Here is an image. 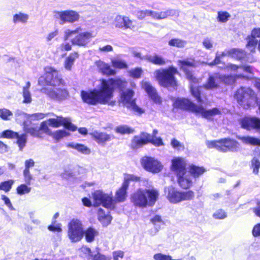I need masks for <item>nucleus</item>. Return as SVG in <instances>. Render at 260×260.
I'll use <instances>...</instances> for the list:
<instances>
[{"label":"nucleus","mask_w":260,"mask_h":260,"mask_svg":"<svg viewBox=\"0 0 260 260\" xmlns=\"http://www.w3.org/2000/svg\"><path fill=\"white\" fill-rule=\"evenodd\" d=\"M125 86V83L120 79H103L98 88L82 90L80 96L82 101L89 105L101 104L114 106L116 103V100H113L114 90L116 88H123Z\"/></svg>","instance_id":"nucleus-1"},{"label":"nucleus","mask_w":260,"mask_h":260,"mask_svg":"<svg viewBox=\"0 0 260 260\" xmlns=\"http://www.w3.org/2000/svg\"><path fill=\"white\" fill-rule=\"evenodd\" d=\"M140 180V177L132 174H125L124 176V181L121 187L116 191L115 199H113L112 195L105 193L102 191L96 190L92 193L94 201V205L99 206L102 205L103 207L113 209L115 207L116 202H124L127 197L126 190L131 181L137 182Z\"/></svg>","instance_id":"nucleus-2"},{"label":"nucleus","mask_w":260,"mask_h":260,"mask_svg":"<svg viewBox=\"0 0 260 260\" xmlns=\"http://www.w3.org/2000/svg\"><path fill=\"white\" fill-rule=\"evenodd\" d=\"M174 106L181 109H184L201 114L202 116L207 119H211L215 115H218L220 111L216 108L207 110L202 106H197L187 99H178L174 103Z\"/></svg>","instance_id":"nucleus-3"},{"label":"nucleus","mask_w":260,"mask_h":260,"mask_svg":"<svg viewBox=\"0 0 260 260\" xmlns=\"http://www.w3.org/2000/svg\"><path fill=\"white\" fill-rule=\"evenodd\" d=\"M177 73V69L171 66L167 69L156 70L154 75L160 86L175 89L177 86V82L174 76Z\"/></svg>","instance_id":"nucleus-4"},{"label":"nucleus","mask_w":260,"mask_h":260,"mask_svg":"<svg viewBox=\"0 0 260 260\" xmlns=\"http://www.w3.org/2000/svg\"><path fill=\"white\" fill-rule=\"evenodd\" d=\"M178 64L181 69L185 73L187 78L192 82L190 84V92L192 95L196 99L199 103H201L202 100L200 96L201 87L197 86L195 85L198 82L199 80L194 77L189 71V68L194 67V61L193 60H179Z\"/></svg>","instance_id":"nucleus-5"},{"label":"nucleus","mask_w":260,"mask_h":260,"mask_svg":"<svg viewBox=\"0 0 260 260\" xmlns=\"http://www.w3.org/2000/svg\"><path fill=\"white\" fill-rule=\"evenodd\" d=\"M158 194V191L155 189H140L133 194L132 201L137 206L140 207H146L148 203L147 198V196H148L149 204L150 206H152L157 200Z\"/></svg>","instance_id":"nucleus-6"},{"label":"nucleus","mask_w":260,"mask_h":260,"mask_svg":"<svg viewBox=\"0 0 260 260\" xmlns=\"http://www.w3.org/2000/svg\"><path fill=\"white\" fill-rule=\"evenodd\" d=\"M125 83V86L122 88H119L121 90L120 102L130 110L135 112L138 114H141L144 113V110L138 107L135 102V99L134 98L135 92L132 89H127L123 90L127 85V82L121 80ZM119 89V88H118Z\"/></svg>","instance_id":"nucleus-7"},{"label":"nucleus","mask_w":260,"mask_h":260,"mask_svg":"<svg viewBox=\"0 0 260 260\" xmlns=\"http://www.w3.org/2000/svg\"><path fill=\"white\" fill-rule=\"evenodd\" d=\"M164 191L167 199L170 203L173 204L192 200L194 196V192L192 191H179L172 186L166 187Z\"/></svg>","instance_id":"nucleus-8"},{"label":"nucleus","mask_w":260,"mask_h":260,"mask_svg":"<svg viewBox=\"0 0 260 260\" xmlns=\"http://www.w3.org/2000/svg\"><path fill=\"white\" fill-rule=\"evenodd\" d=\"M206 145L209 148H215L223 152L228 151L236 152L239 148V144L237 141L228 138L219 141H208L206 142Z\"/></svg>","instance_id":"nucleus-9"},{"label":"nucleus","mask_w":260,"mask_h":260,"mask_svg":"<svg viewBox=\"0 0 260 260\" xmlns=\"http://www.w3.org/2000/svg\"><path fill=\"white\" fill-rule=\"evenodd\" d=\"M235 97L244 109L249 108L255 101L254 92L249 88H240L237 91Z\"/></svg>","instance_id":"nucleus-10"},{"label":"nucleus","mask_w":260,"mask_h":260,"mask_svg":"<svg viewBox=\"0 0 260 260\" xmlns=\"http://www.w3.org/2000/svg\"><path fill=\"white\" fill-rule=\"evenodd\" d=\"M82 222L78 219H72L68 224V236L72 242H78L83 237Z\"/></svg>","instance_id":"nucleus-11"},{"label":"nucleus","mask_w":260,"mask_h":260,"mask_svg":"<svg viewBox=\"0 0 260 260\" xmlns=\"http://www.w3.org/2000/svg\"><path fill=\"white\" fill-rule=\"evenodd\" d=\"M45 71V77H41L39 79V84H41V82L45 79L46 83L51 86V87L60 86L63 85V81L59 76L58 72L56 70L51 67H48L46 68Z\"/></svg>","instance_id":"nucleus-12"},{"label":"nucleus","mask_w":260,"mask_h":260,"mask_svg":"<svg viewBox=\"0 0 260 260\" xmlns=\"http://www.w3.org/2000/svg\"><path fill=\"white\" fill-rule=\"evenodd\" d=\"M63 86V85L53 87H44L41 89V92L52 100H64L69 96V92Z\"/></svg>","instance_id":"nucleus-13"},{"label":"nucleus","mask_w":260,"mask_h":260,"mask_svg":"<svg viewBox=\"0 0 260 260\" xmlns=\"http://www.w3.org/2000/svg\"><path fill=\"white\" fill-rule=\"evenodd\" d=\"M53 16L55 19L59 20L60 24H63L67 22L73 23L78 21L80 18L78 12L74 10L54 11Z\"/></svg>","instance_id":"nucleus-14"},{"label":"nucleus","mask_w":260,"mask_h":260,"mask_svg":"<svg viewBox=\"0 0 260 260\" xmlns=\"http://www.w3.org/2000/svg\"><path fill=\"white\" fill-rule=\"evenodd\" d=\"M141 164L145 170L153 174L161 172L163 169L161 163L153 157H143L141 159Z\"/></svg>","instance_id":"nucleus-15"},{"label":"nucleus","mask_w":260,"mask_h":260,"mask_svg":"<svg viewBox=\"0 0 260 260\" xmlns=\"http://www.w3.org/2000/svg\"><path fill=\"white\" fill-rule=\"evenodd\" d=\"M56 117L55 118H50L47 120L48 125L53 127H58L62 125L66 128L72 131H75L77 129V127L71 123L69 118L58 116Z\"/></svg>","instance_id":"nucleus-16"},{"label":"nucleus","mask_w":260,"mask_h":260,"mask_svg":"<svg viewBox=\"0 0 260 260\" xmlns=\"http://www.w3.org/2000/svg\"><path fill=\"white\" fill-rule=\"evenodd\" d=\"M94 37L92 33L89 31H84L79 33L73 38L71 42L73 45L80 47H85Z\"/></svg>","instance_id":"nucleus-17"},{"label":"nucleus","mask_w":260,"mask_h":260,"mask_svg":"<svg viewBox=\"0 0 260 260\" xmlns=\"http://www.w3.org/2000/svg\"><path fill=\"white\" fill-rule=\"evenodd\" d=\"M247 40L246 47L251 52L255 51L258 42H259L258 48L260 50V28L253 29L251 36H248Z\"/></svg>","instance_id":"nucleus-18"},{"label":"nucleus","mask_w":260,"mask_h":260,"mask_svg":"<svg viewBox=\"0 0 260 260\" xmlns=\"http://www.w3.org/2000/svg\"><path fill=\"white\" fill-rule=\"evenodd\" d=\"M186 161L183 158L177 157L172 160L171 168L177 175H182L186 172Z\"/></svg>","instance_id":"nucleus-19"},{"label":"nucleus","mask_w":260,"mask_h":260,"mask_svg":"<svg viewBox=\"0 0 260 260\" xmlns=\"http://www.w3.org/2000/svg\"><path fill=\"white\" fill-rule=\"evenodd\" d=\"M241 126L245 129H260V119L257 117H245L241 120Z\"/></svg>","instance_id":"nucleus-20"},{"label":"nucleus","mask_w":260,"mask_h":260,"mask_svg":"<svg viewBox=\"0 0 260 260\" xmlns=\"http://www.w3.org/2000/svg\"><path fill=\"white\" fill-rule=\"evenodd\" d=\"M114 25L117 28L132 29L134 27L133 21L127 17L117 15L114 20Z\"/></svg>","instance_id":"nucleus-21"},{"label":"nucleus","mask_w":260,"mask_h":260,"mask_svg":"<svg viewBox=\"0 0 260 260\" xmlns=\"http://www.w3.org/2000/svg\"><path fill=\"white\" fill-rule=\"evenodd\" d=\"M142 87L154 102L155 103H160L161 102L160 98L157 95L155 89L150 83L146 81H143L142 83Z\"/></svg>","instance_id":"nucleus-22"},{"label":"nucleus","mask_w":260,"mask_h":260,"mask_svg":"<svg viewBox=\"0 0 260 260\" xmlns=\"http://www.w3.org/2000/svg\"><path fill=\"white\" fill-rule=\"evenodd\" d=\"M220 79V75L215 74L209 77L207 83L204 84V87L206 89H214L218 87L219 81Z\"/></svg>","instance_id":"nucleus-23"},{"label":"nucleus","mask_w":260,"mask_h":260,"mask_svg":"<svg viewBox=\"0 0 260 260\" xmlns=\"http://www.w3.org/2000/svg\"><path fill=\"white\" fill-rule=\"evenodd\" d=\"M178 182L179 185L184 189L189 188L192 184V180L189 173H183L182 175H177Z\"/></svg>","instance_id":"nucleus-24"},{"label":"nucleus","mask_w":260,"mask_h":260,"mask_svg":"<svg viewBox=\"0 0 260 260\" xmlns=\"http://www.w3.org/2000/svg\"><path fill=\"white\" fill-rule=\"evenodd\" d=\"M90 135L93 139L99 144H104L107 141H109L111 139V136L105 133L94 131Z\"/></svg>","instance_id":"nucleus-25"},{"label":"nucleus","mask_w":260,"mask_h":260,"mask_svg":"<svg viewBox=\"0 0 260 260\" xmlns=\"http://www.w3.org/2000/svg\"><path fill=\"white\" fill-rule=\"evenodd\" d=\"M95 64L99 71L104 75H114L115 74V71L108 64L101 60L96 61Z\"/></svg>","instance_id":"nucleus-26"},{"label":"nucleus","mask_w":260,"mask_h":260,"mask_svg":"<svg viewBox=\"0 0 260 260\" xmlns=\"http://www.w3.org/2000/svg\"><path fill=\"white\" fill-rule=\"evenodd\" d=\"M145 60L158 66H162L166 64L165 59L161 56L154 54L153 55H147L144 57Z\"/></svg>","instance_id":"nucleus-27"},{"label":"nucleus","mask_w":260,"mask_h":260,"mask_svg":"<svg viewBox=\"0 0 260 260\" xmlns=\"http://www.w3.org/2000/svg\"><path fill=\"white\" fill-rule=\"evenodd\" d=\"M28 19L29 15L21 12L14 14L12 17V22L15 24L18 23L26 24Z\"/></svg>","instance_id":"nucleus-28"},{"label":"nucleus","mask_w":260,"mask_h":260,"mask_svg":"<svg viewBox=\"0 0 260 260\" xmlns=\"http://www.w3.org/2000/svg\"><path fill=\"white\" fill-rule=\"evenodd\" d=\"M98 214V219L103 226H107L110 223L112 220V216L110 215L108 213L106 214L101 208L99 209Z\"/></svg>","instance_id":"nucleus-29"},{"label":"nucleus","mask_w":260,"mask_h":260,"mask_svg":"<svg viewBox=\"0 0 260 260\" xmlns=\"http://www.w3.org/2000/svg\"><path fill=\"white\" fill-rule=\"evenodd\" d=\"M79 57L77 52H73L71 53L68 57H67L64 62V67L68 71H70L73 66L75 60Z\"/></svg>","instance_id":"nucleus-30"},{"label":"nucleus","mask_w":260,"mask_h":260,"mask_svg":"<svg viewBox=\"0 0 260 260\" xmlns=\"http://www.w3.org/2000/svg\"><path fill=\"white\" fill-rule=\"evenodd\" d=\"M237 138L246 144L260 146V139L250 136H238Z\"/></svg>","instance_id":"nucleus-31"},{"label":"nucleus","mask_w":260,"mask_h":260,"mask_svg":"<svg viewBox=\"0 0 260 260\" xmlns=\"http://www.w3.org/2000/svg\"><path fill=\"white\" fill-rule=\"evenodd\" d=\"M68 147H71L73 149L77 150L78 152L83 153L84 154H89L90 153V150L87 147L84 145L77 144V143H70L68 144Z\"/></svg>","instance_id":"nucleus-32"},{"label":"nucleus","mask_w":260,"mask_h":260,"mask_svg":"<svg viewBox=\"0 0 260 260\" xmlns=\"http://www.w3.org/2000/svg\"><path fill=\"white\" fill-rule=\"evenodd\" d=\"M85 239L88 242H92L94 241L95 237L98 235L99 232L95 229L90 227L84 232Z\"/></svg>","instance_id":"nucleus-33"},{"label":"nucleus","mask_w":260,"mask_h":260,"mask_svg":"<svg viewBox=\"0 0 260 260\" xmlns=\"http://www.w3.org/2000/svg\"><path fill=\"white\" fill-rule=\"evenodd\" d=\"M231 57L238 60H241L245 57L246 53L242 50L238 49H232L230 50Z\"/></svg>","instance_id":"nucleus-34"},{"label":"nucleus","mask_w":260,"mask_h":260,"mask_svg":"<svg viewBox=\"0 0 260 260\" xmlns=\"http://www.w3.org/2000/svg\"><path fill=\"white\" fill-rule=\"evenodd\" d=\"M15 138L17 139V144L19 148V150L22 151L25 146L27 142V135L26 134L19 135L18 134L17 136Z\"/></svg>","instance_id":"nucleus-35"},{"label":"nucleus","mask_w":260,"mask_h":260,"mask_svg":"<svg viewBox=\"0 0 260 260\" xmlns=\"http://www.w3.org/2000/svg\"><path fill=\"white\" fill-rule=\"evenodd\" d=\"M205 171L203 167H200L194 165H191L190 167V173L194 177H198L203 174Z\"/></svg>","instance_id":"nucleus-36"},{"label":"nucleus","mask_w":260,"mask_h":260,"mask_svg":"<svg viewBox=\"0 0 260 260\" xmlns=\"http://www.w3.org/2000/svg\"><path fill=\"white\" fill-rule=\"evenodd\" d=\"M168 44L170 46H171L182 48L186 45V41L180 39L175 38L170 40Z\"/></svg>","instance_id":"nucleus-37"},{"label":"nucleus","mask_w":260,"mask_h":260,"mask_svg":"<svg viewBox=\"0 0 260 260\" xmlns=\"http://www.w3.org/2000/svg\"><path fill=\"white\" fill-rule=\"evenodd\" d=\"M111 62L112 66L115 68L121 69L127 68L126 63L124 61L118 58L113 59Z\"/></svg>","instance_id":"nucleus-38"},{"label":"nucleus","mask_w":260,"mask_h":260,"mask_svg":"<svg viewBox=\"0 0 260 260\" xmlns=\"http://www.w3.org/2000/svg\"><path fill=\"white\" fill-rule=\"evenodd\" d=\"M27 184H22L18 186L16 189L17 193L21 196L30 192L31 188Z\"/></svg>","instance_id":"nucleus-39"},{"label":"nucleus","mask_w":260,"mask_h":260,"mask_svg":"<svg viewBox=\"0 0 260 260\" xmlns=\"http://www.w3.org/2000/svg\"><path fill=\"white\" fill-rule=\"evenodd\" d=\"M14 181L13 180H9L8 181H4L0 183V190L8 192L12 188Z\"/></svg>","instance_id":"nucleus-40"},{"label":"nucleus","mask_w":260,"mask_h":260,"mask_svg":"<svg viewBox=\"0 0 260 260\" xmlns=\"http://www.w3.org/2000/svg\"><path fill=\"white\" fill-rule=\"evenodd\" d=\"M116 132L121 134H128L132 133L134 130L127 125H120L116 128Z\"/></svg>","instance_id":"nucleus-41"},{"label":"nucleus","mask_w":260,"mask_h":260,"mask_svg":"<svg viewBox=\"0 0 260 260\" xmlns=\"http://www.w3.org/2000/svg\"><path fill=\"white\" fill-rule=\"evenodd\" d=\"M145 144L140 137L135 136L132 141V146L134 149H138Z\"/></svg>","instance_id":"nucleus-42"},{"label":"nucleus","mask_w":260,"mask_h":260,"mask_svg":"<svg viewBox=\"0 0 260 260\" xmlns=\"http://www.w3.org/2000/svg\"><path fill=\"white\" fill-rule=\"evenodd\" d=\"M230 14L227 12L220 11L218 12L217 20L218 21L225 23L230 18Z\"/></svg>","instance_id":"nucleus-43"},{"label":"nucleus","mask_w":260,"mask_h":260,"mask_svg":"<svg viewBox=\"0 0 260 260\" xmlns=\"http://www.w3.org/2000/svg\"><path fill=\"white\" fill-rule=\"evenodd\" d=\"M12 115V112L7 109L4 108L0 109V117L3 120H10Z\"/></svg>","instance_id":"nucleus-44"},{"label":"nucleus","mask_w":260,"mask_h":260,"mask_svg":"<svg viewBox=\"0 0 260 260\" xmlns=\"http://www.w3.org/2000/svg\"><path fill=\"white\" fill-rule=\"evenodd\" d=\"M54 139L57 141L60 140L64 137L68 135V133L66 130L56 131L54 133L51 134Z\"/></svg>","instance_id":"nucleus-45"},{"label":"nucleus","mask_w":260,"mask_h":260,"mask_svg":"<svg viewBox=\"0 0 260 260\" xmlns=\"http://www.w3.org/2000/svg\"><path fill=\"white\" fill-rule=\"evenodd\" d=\"M22 95L23 98V103L28 104L31 102L32 99L31 94L27 88H23Z\"/></svg>","instance_id":"nucleus-46"},{"label":"nucleus","mask_w":260,"mask_h":260,"mask_svg":"<svg viewBox=\"0 0 260 260\" xmlns=\"http://www.w3.org/2000/svg\"><path fill=\"white\" fill-rule=\"evenodd\" d=\"M154 260H181V259H173L170 255H166L161 253L155 254L153 255Z\"/></svg>","instance_id":"nucleus-47"},{"label":"nucleus","mask_w":260,"mask_h":260,"mask_svg":"<svg viewBox=\"0 0 260 260\" xmlns=\"http://www.w3.org/2000/svg\"><path fill=\"white\" fill-rule=\"evenodd\" d=\"M82 30V28L81 27H78L76 29L73 30H71L70 29H67L64 31V40H67L69 37L73 34H76L79 33Z\"/></svg>","instance_id":"nucleus-48"},{"label":"nucleus","mask_w":260,"mask_h":260,"mask_svg":"<svg viewBox=\"0 0 260 260\" xmlns=\"http://www.w3.org/2000/svg\"><path fill=\"white\" fill-rule=\"evenodd\" d=\"M18 135V133L11 130H6L2 132L1 136L3 138L14 139Z\"/></svg>","instance_id":"nucleus-49"},{"label":"nucleus","mask_w":260,"mask_h":260,"mask_svg":"<svg viewBox=\"0 0 260 260\" xmlns=\"http://www.w3.org/2000/svg\"><path fill=\"white\" fill-rule=\"evenodd\" d=\"M252 168H253V172L255 174L258 173V170L260 168V161L256 157H254L251 160Z\"/></svg>","instance_id":"nucleus-50"},{"label":"nucleus","mask_w":260,"mask_h":260,"mask_svg":"<svg viewBox=\"0 0 260 260\" xmlns=\"http://www.w3.org/2000/svg\"><path fill=\"white\" fill-rule=\"evenodd\" d=\"M171 144L174 149L177 150H183L184 149V146L183 144L181 143L180 142H179L175 139H173L172 140Z\"/></svg>","instance_id":"nucleus-51"},{"label":"nucleus","mask_w":260,"mask_h":260,"mask_svg":"<svg viewBox=\"0 0 260 260\" xmlns=\"http://www.w3.org/2000/svg\"><path fill=\"white\" fill-rule=\"evenodd\" d=\"M143 72L141 68H137L135 69H132L129 71V74L131 77L134 78H140Z\"/></svg>","instance_id":"nucleus-52"},{"label":"nucleus","mask_w":260,"mask_h":260,"mask_svg":"<svg viewBox=\"0 0 260 260\" xmlns=\"http://www.w3.org/2000/svg\"><path fill=\"white\" fill-rule=\"evenodd\" d=\"M151 221L156 226V228L157 229L158 227V229L160 228V226L164 223L161 217L159 215L154 216L151 219Z\"/></svg>","instance_id":"nucleus-53"},{"label":"nucleus","mask_w":260,"mask_h":260,"mask_svg":"<svg viewBox=\"0 0 260 260\" xmlns=\"http://www.w3.org/2000/svg\"><path fill=\"white\" fill-rule=\"evenodd\" d=\"M235 77L233 76H221L220 80L223 81L226 84H232L235 81Z\"/></svg>","instance_id":"nucleus-54"},{"label":"nucleus","mask_w":260,"mask_h":260,"mask_svg":"<svg viewBox=\"0 0 260 260\" xmlns=\"http://www.w3.org/2000/svg\"><path fill=\"white\" fill-rule=\"evenodd\" d=\"M203 45L207 49L210 50L213 47V43L212 40L209 38H206L203 41Z\"/></svg>","instance_id":"nucleus-55"},{"label":"nucleus","mask_w":260,"mask_h":260,"mask_svg":"<svg viewBox=\"0 0 260 260\" xmlns=\"http://www.w3.org/2000/svg\"><path fill=\"white\" fill-rule=\"evenodd\" d=\"M226 216V213L221 209L216 211L213 214V217L216 219H222Z\"/></svg>","instance_id":"nucleus-56"},{"label":"nucleus","mask_w":260,"mask_h":260,"mask_svg":"<svg viewBox=\"0 0 260 260\" xmlns=\"http://www.w3.org/2000/svg\"><path fill=\"white\" fill-rule=\"evenodd\" d=\"M23 176L24 181L27 185L30 184L31 180L32 179V176L30 174L29 170H24L23 171Z\"/></svg>","instance_id":"nucleus-57"},{"label":"nucleus","mask_w":260,"mask_h":260,"mask_svg":"<svg viewBox=\"0 0 260 260\" xmlns=\"http://www.w3.org/2000/svg\"><path fill=\"white\" fill-rule=\"evenodd\" d=\"M140 137L141 138L142 140H143L145 144L149 142H151L152 139V136L146 133H142Z\"/></svg>","instance_id":"nucleus-58"},{"label":"nucleus","mask_w":260,"mask_h":260,"mask_svg":"<svg viewBox=\"0 0 260 260\" xmlns=\"http://www.w3.org/2000/svg\"><path fill=\"white\" fill-rule=\"evenodd\" d=\"M58 34V30L55 29L54 31L49 32L46 37L47 42L51 41L53 38L56 37Z\"/></svg>","instance_id":"nucleus-59"},{"label":"nucleus","mask_w":260,"mask_h":260,"mask_svg":"<svg viewBox=\"0 0 260 260\" xmlns=\"http://www.w3.org/2000/svg\"><path fill=\"white\" fill-rule=\"evenodd\" d=\"M26 133L30 134L34 137H39V129L37 128L30 127L25 129Z\"/></svg>","instance_id":"nucleus-60"},{"label":"nucleus","mask_w":260,"mask_h":260,"mask_svg":"<svg viewBox=\"0 0 260 260\" xmlns=\"http://www.w3.org/2000/svg\"><path fill=\"white\" fill-rule=\"evenodd\" d=\"M124 256V252L121 250H117L113 252V257L114 260H119L122 258Z\"/></svg>","instance_id":"nucleus-61"},{"label":"nucleus","mask_w":260,"mask_h":260,"mask_svg":"<svg viewBox=\"0 0 260 260\" xmlns=\"http://www.w3.org/2000/svg\"><path fill=\"white\" fill-rule=\"evenodd\" d=\"M48 123L47 121L43 122L41 123L40 127L38 128L39 131H42L45 133L49 134L50 130L48 127Z\"/></svg>","instance_id":"nucleus-62"},{"label":"nucleus","mask_w":260,"mask_h":260,"mask_svg":"<svg viewBox=\"0 0 260 260\" xmlns=\"http://www.w3.org/2000/svg\"><path fill=\"white\" fill-rule=\"evenodd\" d=\"M15 115L17 120L26 118V114L19 110H17L16 111Z\"/></svg>","instance_id":"nucleus-63"},{"label":"nucleus","mask_w":260,"mask_h":260,"mask_svg":"<svg viewBox=\"0 0 260 260\" xmlns=\"http://www.w3.org/2000/svg\"><path fill=\"white\" fill-rule=\"evenodd\" d=\"M252 234L254 237L260 236V223L256 224L252 230Z\"/></svg>","instance_id":"nucleus-64"}]
</instances>
